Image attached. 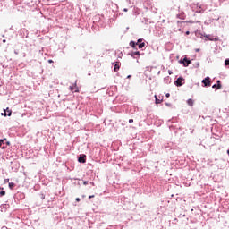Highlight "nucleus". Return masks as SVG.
<instances>
[{"label":"nucleus","instance_id":"obj_16","mask_svg":"<svg viewBox=\"0 0 229 229\" xmlns=\"http://www.w3.org/2000/svg\"><path fill=\"white\" fill-rule=\"evenodd\" d=\"M4 142H6V139L0 140V148L3 146V144H4Z\"/></svg>","mask_w":229,"mask_h":229},{"label":"nucleus","instance_id":"obj_12","mask_svg":"<svg viewBox=\"0 0 229 229\" xmlns=\"http://www.w3.org/2000/svg\"><path fill=\"white\" fill-rule=\"evenodd\" d=\"M216 83H217V84H216V89H217V90L221 89V87H222V86H221V81H217Z\"/></svg>","mask_w":229,"mask_h":229},{"label":"nucleus","instance_id":"obj_18","mask_svg":"<svg viewBox=\"0 0 229 229\" xmlns=\"http://www.w3.org/2000/svg\"><path fill=\"white\" fill-rule=\"evenodd\" d=\"M83 185H89V182L84 181V182H83Z\"/></svg>","mask_w":229,"mask_h":229},{"label":"nucleus","instance_id":"obj_17","mask_svg":"<svg viewBox=\"0 0 229 229\" xmlns=\"http://www.w3.org/2000/svg\"><path fill=\"white\" fill-rule=\"evenodd\" d=\"M136 44H142V38H140V39H138V41H137V43Z\"/></svg>","mask_w":229,"mask_h":229},{"label":"nucleus","instance_id":"obj_19","mask_svg":"<svg viewBox=\"0 0 229 229\" xmlns=\"http://www.w3.org/2000/svg\"><path fill=\"white\" fill-rule=\"evenodd\" d=\"M92 198H95V196L94 195H89V199H92Z\"/></svg>","mask_w":229,"mask_h":229},{"label":"nucleus","instance_id":"obj_10","mask_svg":"<svg viewBox=\"0 0 229 229\" xmlns=\"http://www.w3.org/2000/svg\"><path fill=\"white\" fill-rule=\"evenodd\" d=\"M187 103L189 106H194V100L192 98L188 99Z\"/></svg>","mask_w":229,"mask_h":229},{"label":"nucleus","instance_id":"obj_23","mask_svg":"<svg viewBox=\"0 0 229 229\" xmlns=\"http://www.w3.org/2000/svg\"><path fill=\"white\" fill-rule=\"evenodd\" d=\"M216 87L217 88V84L213 85V89H216Z\"/></svg>","mask_w":229,"mask_h":229},{"label":"nucleus","instance_id":"obj_32","mask_svg":"<svg viewBox=\"0 0 229 229\" xmlns=\"http://www.w3.org/2000/svg\"><path fill=\"white\" fill-rule=\"evenodd\" d=\"M91 185H94V182H90Z\"/></svg>","mask_w":229,"mask_h":229},{"label":"nucleus","instance_id":"obj_5","mask_svg":"<svg viewBox=\"0 0 229 229\" xmlns=\"http://www.w3.org/2000/svg\"><path fill=\"white\" fill-rule=\"evenodd\" d=\"M70 90L72 92H80V89H78V86L74 84L73 86H70Z\"/></svg>","mask_w":229,"mask_h":229},{"label":"nucleus","instance_id":"obj_3","mask_svg":"<svg viewBox=\"0 0 229 229\" xmlns=\"http://www.w3.org/2000/svg\"><path fill=\"white\" fill-rule=\"evenodd\" d=\"M2 115H4V117H6V115L8 117H11L12 116V111L9 107H7L4 111V114H2Z\"/></svg>","mask_w":229,"mask_h":229},{"label":"nucleus","instance_id":"obj_22","mask_svg":"<svg viewBox=\"0 0 229 229\" xmlns=\"http://www.w3.org/2000/svg\"><path fill=\"white\" fill-rule=\"evenodd\" d=\"M48 64H53V60L49 59Z\"/></svg>","mask_w":229,"mask_h":229},{"label":"nucleus","instance_id":"obj_31","mask_svg":"<svg viewBox=\"0 0 229 229\" xmlns=\"http://www.w3.org/2000/svg\"><path fill=\"white\" fill-rule=\"evenodd\" d=\"M4 188H1V187H0V191H4Z\"/></svg>","mask_w":229,"mask_h":229},{"label":"nucleus","instance_id":"obj_27","mask_svg":"<svg viewBox=\"0 0 229 229\" xmlns=\"http://www.w3.org/2000/svg\"><path fill=\"white\" fill-rule=\"evenodd\" d=\"M6 144H7V146H10V142L9 141H6Z\"/></svg>","mask_w":229,"mask_h":229},{"label":"nucleus","instance_id":"obj_30","mask_svg":"<svg viewBox=\"0 0 229 229\" xmlns=\"http://www.w3.org/2000/svg\"><path fill=\"white\" fill-rule=\"evenodd\" d=\"M127 78H129V79L131 78V75L127 76Z\"/></svg>","mask_w":229,"mask_h":229},{"label":"nucleus","instance_id":"obj_24","mask_svg":"<svg viewBox=\"0 0 229 229\" xmlns=\"http://www.w3.org/2000/svg\"><path fill=\"white\" fill-rule=\"evenodd\" d=\"M129 123H133V119H130V120H129Z\"/></svg>","mask_w":229,"mask_h":229},{"label":"nucleus","instance_id":"obj_21","mask_svg":"<svg viewBox=\"0 0 229 229\" xmlns=\"http://www.w3.org/2000/svg\"><path fill=\"white\" fill-rule=\"evenodd\" d=\"M75 200H76L77 202H80V201H81L80 198H76Z\"/></svg>","mask_w":229,"mask_h":229},{"label":"nucleus","instance_id":"obj_9","mask_svg":"<svg viewBox=\"0 0 229 229\" xmlns=\"http://www.w3.org/2000/svg\"><path fill=\"white\" fill-rule=\"evenodd\" d=\"M119 69H121V66H119V63H116L114 64V72H117V71H119Z\"/></svg>","mask_w":229,"mask_h":229},{"label":"nucleus","instance_id":"obj_8","mask_svg":"<svg viewBox=\"0 0 229 229\" xmlns=\"http://www.w3.org/2000/svg\"><path fill=\"white\" fill-rule=\"evenodd\" d=\"M131 56H140V52L139 51L131 52Z\"/></svg>","mask_w":229,"mask_h":229},{"label":"nucleus","instance_id":"obj_13","mask_svg":"<svg viewBox=\"0 0 229 229\" xmlns=\"http://www.w3.org/2000/svg\"><path fill=\"white\" fill-rule=\"evenodd\" d=\"M146 46V43H140V44H138V47H139V49H142V47H144Z\"/></svg>","mask_w":229,"mask_h":229},{"label":"nucleus","instance_id":"obj_6","mask_svg":"<svg viewBox=\"0 0 229 229\" xmlns=\"http://www.w3.org/2000/svg\"><path fill=\"white\" fill-rule=\"evenodd\" d=\"M182 64L184 65V67H189V65H191V60L187 59V57H185L182 61Z\"/></svg>","mask_w":229,"mask_h":229},{"label":"nucleus","instance_id":"obj_20","mask_svg":"<svg viewBox=\"0 0 229 229\" xmlns=\"http://www.w3.org/2000/svg\"><path fill=\"white\" fill-rule=\"evenodd\" d=\"M41 199H46V196L45 195H41Z\"/></svg>","mask_w":229,"mask_h":229},{"label":"nucleus","instance_id":"obj_14","mask_svg":"<svg viewBox=\"0 0 229 229\" xmlns=\"http://www.w3.org/2000/svg\"><path fill=\"white\" fill-rule=\"evenodd\" d=\"M13 187H15V183L10 182V183H9V189L13 190Z\"/></svg>","mask_w":229,"mask_h":229},{"label":"nucleus","instance_id":"obj_29","mask_svg":"<svg viewBox=\"0 0 229 229\" xmlns=\"http://www.w3.org/2000/svg\"><path fill=\"white\" fill-rule=\"evenodd\" d=\"M123 12H128V9H123Z\"/></svg>","mask_w":229,"mask_h":229},{"label":"nucleus","instance_id":"obj_1","mask_svg":"<svg viewBox=\"0 0 229 229\" xmlns=\"http://www.w3.org/2000/svg\"><path fill=\"white\" fill-rule=\"evenodd\" d=\"M202 83L204 85V87H210L211 82H210V77H206L203 81Z\"/></svg>","mask_w":229,"mask_h":229},{"label":"nucleus","instance_id":"obj_33","mask_svg":"<svg viewBox=\"0 0 229 229\" xmlns=\"http://www.w3.org/2000/svg\"><path fill=\"white\" fill-rule=\"evenodd\" d=\"M2 149H4V147H2Z\"/></svg>","mask_w":229,"mask_h":229},{"label":"nucleus","instance_id":"obj_11","mask_svg":"<svg viewBox=\"0 0 229 229\" xmlns=\"http://www.w3.org/2000/svg\"><path fill=\"white\" fill-rule=\"evenodd\" d=\"M155 99H156V105H160V103H162V100L158 99V97H157V95H155Z\"/></svg>","mask_w":229,"mask_h":229},{"label":"nucleus","instance_id":"obj_28","mask_svg":"<svg viewBox=\"0 0 229 229\" xmlns=\"http://www.w3.org/2000/svg\"><path fill=\"white\" fill-rule=\"evenodd\" d=\"M4 182H10V179H5Z\"/></svg>","mask_w":229,"mask_h":229},{"label":"nucleus","instance_id":"obj_15","mask_svg":"<svg viewBox=\"0 0 229 229\" xmlns=\"http://www.w3.org/2000/svg\"><path fill=\"white\" fill-rule=\"evenodd\" d=\"M0 196H1V197L6 196V191L2 190V191H0Z\"/></svg>","mask_w":229,"mask_h":229},{"label":"nucleus","instance_id":"obj_2","mask_svg":"<svg viewBox=\"0 0 229 229\" xmlns=\"http://www.w3.org/2000/svg\"><path fill=\"white\" fill-rule=\"evenodd\" d=\"M183 81H185V79L179 77L175 81V85L177 87H182V85H183Z\"/></svg>","mask_w":229,"mask_h":229},{"label":"nucleus","instance_id":"obj_34","mask_svg":"<svg viewBox=\"0 0 229 229\" xmlns=\"http://www.w3.org/2000/svg\"><path fill=\"white\" fill-rule=\"evenodd\" d=\"M227 153H228V155H229V150H227Z\"/></svg>","mask_w":229,"mask_h":229},{"label":"nucleus","instance_id":"obj_25","mask_svg":"<svg viewBox=\"0 0 229 229\" xmlns=\"http://www.w3.org/2000/svg\"><path fill=\"white\" fill-rule=\"evenodd\" d=\"M186 35H191V31H186Z\"/></svg>","mask_w":229,"mask_h":229},{"label":"nucleus","instance_id":"obj_4","mask_svg":"<svg viewBox=\"0 0 229 229\" xmlns=\"http://www.w3.org/2000/svg\"><path fill=\"white\" fill-rule=\"evenodd\" d=\"M78 162H80L81 164H85V162H87V156L82 155L79 157Z\"/></svg>","mask_w":229,"mask_h":229},{"label":"nucleus","instance_id":"obj_26","mask_svg":"<svg viewBox=\"0 0 229 229\" xmlns=\"http://www.w3.org/2000/svg\"><path fill=\"white\" fill-rule=\"evenodd\" d=\"M171 95L169 93L166 94V98H169Z\"/></svg>","mask_w":229,"mask_h":229},{"label":"nucleus","instance_id":"obj_7","mask_svg":"<svg viewBox=\"0 0 229 229\" xmlns=\"http://www.w3.org/2000/svg\"><path fill=\"white\" fill-rule=\"evenodd\" d=\"M129 45L132 49H137V46H139V43H135V41H131Z\"/></svg>","mask_w":229,"mask_h":229}]
</instances>
